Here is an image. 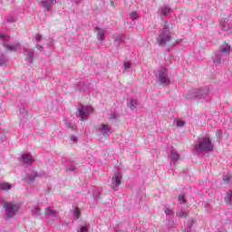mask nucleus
<instances>
[{"label":"nucleus","instance_id":"obj_1","mask_svg":"<svg viewBox=\"0 0 232 232\" xmlns=\"http://www.w3.org/2000/svg\"><path fill=\"white\" fill-rule=\"evenodd\" d=\"M231 53V45L224 43L221 44L216 53L215 56L213 57L214 64H226V55H229Z\"/></svg>","mask_w":232,"mask_h":232},{"label":"nucleus","instance_id":"obj_2","mask_svg":"<svg viewBox=\"0 0 232 232\" xmlns=\"http://www.w3.org/2000/svg\"><path fill=\"white\" fill-rule=\"evenodd\" d=\"M213 143L208 137L199 138L194 145L195 151H199L201 153H208L213 151Z\"/></svg>","mask_w":232,"mask_h":232},{"label":"nucleus","instance_id":"obj_3","mask_svg":"<svg viewBox=\"0 0 232 232\" xmlns=\"http://www.w3.org/2000/svg\"><path fill=\"white\" fill-rule=\"evenodd\" d=\"M4 209L5 212V220H8V218H14V217L19 213V209H21V204L15 201H9L4 204Z\"/></svg>","mask_w":232,"mask_h":232},{"label":"nucleus","instance_id":"obj_4","mask_svg":"<svg viewBox=\"0 0 232 232\" xmlns=\"http://www.w3.org/2000/svg\"><path fill=\"white\" fill-rule=\"evenodd\" d=\"M156 41L160 46H166V44L171 41V32H169V28L164 27L161 29Z\"/></svg>","mask_w":232,"mask_h":232},{"label":"nucleus","instance_id":"obj_5","mask_svg":"<svg viewBox=\"0 0 232 232\" xmlns=\"http://www.w3.org/2000/svg\"><path fill=\"white\" fill-rule=\"evenodd\" d=\"M156 75L158 77L160 84H163V86H168V84L171 82V78L168 76V69H166L165 67L160 68L156 72Z\"/></svg>","mask_w":232,"mask_h":232},{"label":"nucleus","instance_id":"obj_6","mask_svg":"<svg viewBox=\"0 0 232 232\" xmlns=\"http://www.w3.org/2000/svg\"><path fill=\"white\" fill-rule=\"evenodd\" d=\"M93 113V108L90 106H82L78 108L76 112V116L81 119V121H86L88 119V115Z\"/></svg>","mask_w":232,"mask_h":232},{"label":"nucleus","instance_id":"obj_7","mask_svg":"<svg viewBox=\"0 0 232 232\" xmlns=\"http://www.w3.org/2000/svg\"><path fill=\"white\" fill-rule=\"evenodd\" d=\"M23 50L27 64H33L34 58L35 57V52L34 51V49H30L28 48V46L24 45L23 47Z\"/></svg>","mask_w":232,"mask_h":232},{"label":"nucleus","instance_id":"obj_8","mask_svg":"<svg viewBox=\"0 0 232 232\" xmlns=\"http://www.w3.org/2000/svg\"><path fill=\"white\" fill-rule=\"evenodd\" d=\"M96 131H98V133L101 135L110 137V135H111V126L106 123H101L96 127Z\"/></svg>","mask_w":232,"mask_h":232},{"label":"nucleus","instance_id":"obj_9","mask_svg":"<svg viewBox=\"0 0 232 232\" xmlns=\"http://www.w3.org/2000/svg\"><path fill=\"white\" fill-rule=\"evenodd\" d=\"M111 180V188L117 189L122 181V173H121V170L118 169L113 173Z\"/></svg>","mask_w":232,"mask_h":232},{"label":"nucleus","instance_id":"obj_10","mask_svg":"<svg viewBox=\"0 0 232 232\" xmlns=\"http://www.w3.org/2000/svg\"><path fill=\"white\" fill-rule=\"evenodd\" d=\"M20 162L23 166H32L34 164V158L30 154H22Z\"/></svg>","mask_w":232,"mask_h":232},{"label":"nucleus","instance_id":"obj_11","mask_svg":"<svg viewBox=\"0 0 232 232\" xmlns=\"http://www.w3.org/2000/svg\"><path fill=\"white\" fill-rule=\"evenodd\" d=\"M220 24L226 32H230L232 34V18L229 16V20L223 19L220 21Z\"/></svg>","mask_w":232,"mask_h":232},{"label":"nucleus","instance_id":"obj_12","mask_svg":"<svg viewBox=\"0 0 232 232\" xmlns=\"http://www.w3.org/2000/svg\"><path fill=\"white\" fill-rule=\"evenodd\" d=\"M53 3H55V0H42L40 2V6L44 8L47 12H50V10H52V6H53Z\"/></svg>","mask_w":232,"mask_h":232},{"label":"nucleus","instance_id":"obj_13","mask_svg":"<svg viewBox=\"0 0 232 232\" xmlns=\"http://www.w3.org/2000/svg\"><path fill=\"white\" fill-rule=\"evenodd\" d=\"M209 95V89L205 90H195L194 97H198L199 99H206Z\"/></svg>","mask_w":232,"mask_h":232},{"label":"nucleus","instance_id":"obj_14","mask_svg":"<svg viewBox=\"0 0 232 232\" xmlns=\"http://www.w3.org/2000/svg\"><path fill=\"white\" fill-rule=\"evenodd\" d=\"M4 47H5L6 50H9L10 52H19V50H21V44L19 43H15L13 44H4Z\"/></svg>","mask_w":232,"mask_h":232},{"label":"nucleus","instance_id":"obj_15","mask_svg":"<svg viewBox=\"0 0 232 232\" xmlns=\"http://www.w3.org/2000/svg\"><path fill=\"white\" fill-rule=\"evenodd\" d=\"M169 157L170 159L171 164H177V161L179 159H180V155H179L175 150H170Z\"/></svg>","mask_w":232,"mask_h":232},{"label":"nucleus","instance_id":"obj_16","mask_svg":"<svg viewBox=\"0 0 232 232\" xmlns=\"http://www.w3.org/2000/svg\"><path fill=\"white\" fill-rule=\"evenodd\" d=\"M95 32H97V39L98 41H101V43H102V41H104V37L106 35V33L104 31V29L100 28V27H95Z\"/></svg>","mask_w":232,"mask_h":232},{"label":"nucleus","instance_id":"obj_17","mask_svg":"<svg viewBox=\"0 0 232 232\" xmlns=\"http://www.w3.org/2000/svg\"><path fill=\"white\" fill-rule=\"evenodd\" d=\"M124 39H126V36L124 34H119L114 38L115 45L121 48L122 44H124Z\"/></svg>","mask_w":232,"mask_h":232},{"label":"nucleus","instance_id":"obj_18","mask_svg":"<svg viewBox=\"0 0 232 232\" xmlns=\"http://www.w3.org/2000/svg\"><path fill=\"white\" fill-rule=\"evenodd\" d=\"M31 213L34 215V217H41V213H42L41 205L34 204L31 208Z\"/></svg>","mask_w":232,"mask_h":232},{"label":"nucleus","instance_id":"obj_19","mask_svg":"<svg viewBox=\"0 0 232 232\" xmlns=\"http://www.w3.org/2000/svg\"><path fill=\"white\" fill-rule=\"evenodd\" d=\"M159 12L161 15V18L165 19V17L168 15V14L171 13V8H169V6L165 5V6L160 7Z\"/></svg>","mask_w":232,"mask_h":232},{"label":"nucleus","instance_id":"obj_20","mask_svg":"<svg viewBox=\"0 0 232 232\" xmlns=\"http://www.w3.org/2000/svg\"><path fill=\"white\" fill-rule=\"evenodd\" d=\"M57 213L59 212L52 209V208H45V216L47 218H55V217H57Z\"/></svg>","mask_w":232,"mask_h":232},{"label":"nucleus","instance_id":"obj_21","mask_svg":"<svg viewBox=\"0 0 232 232\" xmlns=\"http://www.w3.org/2000/svg\"><path fill=\"white\" fill-rule=\"evenodd\" d=\"M127 104L130 108V110L132 111L135 110L137 108V99H133V98L128 99Z\"/></svg>","mask_w":232,"mask_h":232},{"label":"nucleus","instance_id":"obj_22","mask_svg":"<svg viewBox=\"0 0 232 232\" xmlns=\"http://www.w3.org/2000/svg\"><path fill=\"white\" fill-rule=\"evenodd\" d=\"M89 88L90 87L88 86V84L84 83L83 82H78L77 90H79L80 92H86V90H88Z\"/></svg>","mask_w":232,"mask_h":232},{"label":"nucleus","instance_id":"obj_23","mask_svg":"<svg viewBox=\"0 0 232 232\" xmlns=\"http://www.w3.org/2000/svg\"><path fill=\"white\" fill-rule=\"evenodd\" d=\"M35 179H37V173L36 172L27 174V178L25 179V182H34V180H35Z\"/></svg>","mask_w":232,"mask_h":232},{"label":"nucleus","instance_id":"obj_24","mask_svg":"<svg viewBox=\"0 0 232 232\" xmlns=\"http://www.w3.org/2000/svg\"><path fill=\"white\" fill-rule=\"evenodd\" d=\"M177 217H179L180 218H186L188 217V212L179 209L176 212Z\"/></svg>","mask_w":232,"mask_h":232},{"label":"nucleus","instance_id":"obj_25","mask_svg":"<svg viewBox=\"0 0 232 232\" xmlns=\"http://www.w3.org/2000/svg\"><path fill=\"white\" fill-rule=\"evenodd\" d=\"M75 169H77V167H75V165H73V164H71L66 167L67 173H73V171H75Z\"/></svg>","mask_w":232,"mask_h":232},{"label":"nucleus","instance_id":"obj_26","mask_svg":"<svg viewBox=\"0 0 232 232\" xmlns=\"http://www.w3.org/2000/svg\"><path fill=\"white\" fill-rule=\"evenodd\" d=\"M73 218L74 220H79V218H81V209L79 208L74 209Z\"/></svg>","mask_w":232,"mask_h":232},{"label":"nucleus","instance_id":"obj_27","mask_svg":"<svg viewBox=\"0 0 232 232\" xmlns=\"http://www.w3.org/2000/svg\"><path fill=\"white\" fill-rule=\"evenodd\" d=\"M0 188L3 190H8V189H12V185L9 183H2L0 185Z\"/></svg>","mask_w":232,"mask_h":232},{"label":"nucleus","instance_id":"obj_28","mask_svg":"<svg viewBox=\"0 0 232 232\" xmlns=\"http://www.w3.org/2000/svg\"><path fill=\"white\" fill-rule=\"evenodd\" d=\"M130 19L133 21V22H135V21H137V19H139V13H137V12H132V13H130Z\"/></svg>","mask_w":232,"mask_h":232},{"label":"nucleus","instance_id":"obj_29","mask_svg":"<svg viewBox=\"0 0 232 232\" xmlns=\"http://www.w3.org/2000/svg\"><path fill=\"white\" fill-rule=\"evenodd\" d=\"M227 198H226V202L227 204H231V200H232V190H229L227 193Z\"/></svg>","mask_w":232,"mask_h":232},{"label":"nucleus","instance_id":"obj_30","mask_svg":"<svg viewBox=\"0 0 232 232\" xmlns=\"http://www.w3.org/2000/svg\"><path fill=\"white\" fill-rule=\"evenodd\" d=\"M0 39L1 41H10V36L6 35L4 33H0Z\"/></svg>","mask_w":232,"mask_h":232},{"label":"nucleus","instance_id":"obj_31","mask_svg":"<svg viewBox=\"0 0 232 232\" xmlns=\"http://www.w3.org/2000/svg\"><path fill=\"white\" fill-rule=\"evenodd\" d=\"M164 211H165V215H167V217H171V216H173V209L165 208H164Z\"/></svg>","mask_w":232,"mask_h":232},{"label":"nucleus","instance_id":"obj_32","mask_svg":"<svg viewBox=\"0 0 232 232\" xmlns=\"http://www.w3.org/2000/svg\"><path fill=\"white\" fill-rule=\"evenodd\" d=\"M90 229V226L85 225L80 227V229L77 230V232H88Z\"/></svg>","mask_w":232,"mask_h":232},{"label":"nucleus","instance_id":"obj_33","mask_svg":"<svg viewBox=\"0 0 232 232\" xmlns=\"http://www.w3.org/2000/svg\"><path fill=\"white\" fill-rule=\"evenodd\" d=\"M123 66H124L126 72H130V68H131V63L123 62Z\"/></svg>","mask_w":232,"mask_h":232},{"label":"nucleus","instance_id":"obj_34","mask_svg":"<svg viewBox=\"0 0 232 232\" xmlns=\"http://www.w3.org/2000/svg\"><path fill=\"white\" fill-rule=\"evenodd\" d=\"M178 200L180 204H186V197L183 194L179 196Z\"/></svg>","mask_w":232,"mask_h":232},{"label":"nucleus","instance_id":"obj_35","mask_svg":"<svg viewBox=\"0 0 232 232\" xmlns=\"http://www.w3.org/2000/svg\"><path fill=\"white\" fill-rule=\"evenodd\" d=\"M224 182H227V184H229V182H232L231 176L230 175H225L223 177Z\"/></svg>","mask_w":232,"mask_h":232},{"label":"nucleus","instance_id":"obj_36","mask_svg":"<svg viewBox=\"0 0 232 232\" xmlns=\"http://www.w3.org/2000/svg\"><path fill=\"white\" fill-rule=\"evenodd\" d=\"M6 57L0 56V66H3L4 64H6Z\"/></svg>","mask_w":232,"mask_h":232},{"label":"nucleus","instance_id":"obj_37","mask_svg":"<svg viewBox=\"0 0 232 232\" xmlns=\"http://www.w3.org/2000/svg\"><path fill=\"white\" fill-rule=\"evenodd\" d=\"M176 126H178V128H182L184 126V121H177Z\"/></svg>","mask_w":232,"mask_h":232},{"label":"nucleus","instance_id":"obj_38","mask_svg":"<svg viewBox=\"0 0 232 232\" xmlns=\"http://www.w3.org/2000/svg\"><path fill=\"white\" fill-rule=\"evenodd\" d=\"M43 39V35L42 34H36L35 35V41H37V43H39V41H41Z\"/></svg>","mask_w":232,"mask_h":232},{"label":"nucleus","instance_id":"obj_39","mask_svg":"<svg viewBox=\"0 0 232 232\" xmlns=\"http://www.w3.org/2000/svg\"><path fill=\"white\" fill-rule=\"evenodd\" d=\"M35 48H36V50H38V52H43V50H44V47L41 44H36Z\"/></svg>","mask_w":232,"mask_h":232},{"label":"nucleus","instance_id":"obj_40","mask_svg":"<svg viewBox=\"0 0 232 232\" xmlns=\"http://www.w3.org/2000/svg\"><path fill=\"white\" fill-rule=\"evenodd\" d=\"M68 128H71V130H75V124L74 123H68Z\"/></svg>","mask_w":232,"mask_h":232},{"label":"nucleus","instance_id":"obj_41","mask_svg":"<svg viewBox=\"0 0 232 232\" xmlns=\"http://www.w3.org/2000/svg\"><path fill=\"white\" fill-rule=\"evenodd\" d=\"M70 139L72 142H77V136L72 135Z\"/></svg>","mask_w":232,"mask_h":232},{"label":"nucleus","instance_id":"obj_42","mask_svg":"<svg viewBox=\"0 0 232 232\" xmlns=\"http://www.w3.org/2000/svg\"><path fill=\"white\" fill-rule=\"evenodd\" d=\"M73 5H79L81 3V0H71Z\"/></svg>","mask_w":232,"mask_h":232},{"label":"nucleus","instance_id":"obj_43","mask_svg":"<svg viewBox=\"0 0 232 232\" xmlns=\"http://www.w3.org/2000/svg\"><path fill=\"white\" fill-rule=\"evenodd\" d=\"M109 119H117L115 114H110Z\"/></svg>","mask_w":232,"mask_h":232},{"label":"nucleus","instance_id":"obj_44","mask_svg":"<svg viewBox=\"0 0 232 232\" xmlns=\"http://www.w3.org/2000/svg\"><path fill=\"white\" fill-rule=\"evenodd\" d=\"M14 21H15L14 17H11L8 19V23H14Z\"/></svg>","mask_w":232,"mask_h":232},{"label":"nucleus","instance_id":"obj_45","mask_svg":"<svg viewBox=\"0 0 232 232\" xmlns=\"http://www.w3.org/2000/svg\"><path fill=\"white\" fill-rule=\"evenodd\" d=\"M218 137H220V130H218Z\"/></svg>","mask_w":232,"mask_h":232},{"label":"nucleus","instance_id":"obj_46","mask_svg":"<svg viewBox=\"0 0 232 232\" xmlns=\"http://www.w3.org/2000/svg\"><path fill=\"white\" fill-rule=\"evenodd\" d=\"M5 140H6L5 139H2V142H5Z\"/></svg>","mask_w":232,"mask_h":232}]
</instances>
